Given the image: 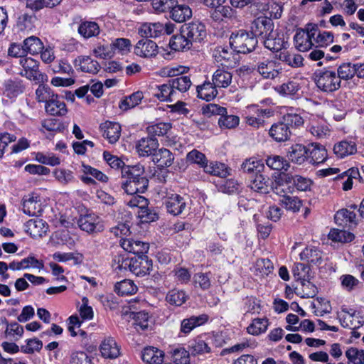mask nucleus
I'll list each match as a JSON object with an SVG mask.
<instances>
[{
    "instance_id": "obj_46",
    "label": "nucleus",
    "mask_w": 364,
    "mask_h": 364,
    "mask_svg": "<svg viewBox=\"0 0 364 364\" xmlns=\"http://www.w3.org/2000/svg\"><path fill=\"white\" fill-rule=\"evenodd\" d=\"M169 46L172 50L180 51L189 50L191 48V43L185 35L180 32L179 34L174 35L171 37Z\"/></svg>"
},
{
    "instance_id": "obj_47",
    "label": "nucleus",
    "mask_w": 364,
    "mask_h": 364,
    "mask_svg": "<svg viewBox=\"0 0 364 364\" xmlns=\"http://www.w3.org/2000/svg\"><path fill=\"white\" fill-rule=\"evenodd\" d=\"M144 97L143 92H135L120 101L119 107L121 109L127 111L138 105Z\"/></svg>"
},
{
    "instance_id": "obj_13",
    "label": "nucleus",
    "mask_w": 364,
    "mask_h": 364,
    "mask_svg": "<svg viewBox=\"0 0 364 364\" xmlns=\"http://www.w3.org/2000/svg\"><path fill=\"white\" fill-rule=\"evenodd\" d=\"M77 224L82 230L88 233L100 232L104 230V225L100 218L94 213L80 216Z\"/></svg>"
},
{
    "instance_id": "obj_14",
    "label": "nucleus",
    "mask_w": 364,
    "mask_h": 364,
    "mask_svg": "<svg viewBox=\"0 0 364 364\" xmlns=\"http://www.w3.org/2000/svg\"><path fill=\"white\" fill-rule=\"evenodd\" d=\"M48 223L41 218L30 219L25 224L26 232L33 238L45 236L48 230Z\"/></svg>"
},
{
    "instance_id": "obj_52",
    "label": "nucleus",
    "mask_w": 364,
    "mask_h": 364,
    "mask_svg": "<svg viewBox=\"0 0 364 364\" xmlns=\"http://www.w3.org/2000/svg\"><path fill=\"white\" fill-rule=\"evenodd\" d=\"M341 325L343 328H348L352 330H355L363 325L364 321L359 319V316L353 311L352 314L339 317Z\"/></svg>"
},
{
    "instance_id": "obj_24",
    "label": "nucleus",
    "mask_w": 364,
    "mask_h": 364,
    "mask_svg": "<svg viewBox=\"0 0 364 364\" xmlns=\"http://www.w3.org/2000/svg\"><path fill=\"white\" fill-rule=\"evenodd\" d=\"M213 56L218 63L227 68H233L236 65L234 55L228 48L219 46L213 53Z\"/></svg>"
},
{
    "instance_id": "obj_34",
    "label": "nucleus",
    "mask_w": 364,
    "mask_h": 364,
    "mask_svg": "<svg viewBox=\"0 0 364 364\" xmlns=\"http://www.w3.org/2000/svg\"><path fill=\"white\" fill-rule=\"evenodd\" d=\"M217 87L213 82L205 81L196 87L197 96L207 102L213 100L218 95Z\"/></svg>"
},
{
    "instance_id": "obj_4",
    "label": "nucleus",
    "mask_w": 364,
    "mask_h": 364,
    "mask_svg": "<svg viewBox=\"0 0 364 364\" xmlns=\"http://www.w3.org/2000/svg\"><path fill=\"white\" fill-rule=\"evenodd\" d=\"M314 81L321 90L326 92H332L341 87L339 77L336 73L328 69L318 70L314 73Z\"/></svg>"
},
{
    "instance_id": "obj_23",
    "label": "nucleus",
    "mask_w": 364,
    "mask_h": 364,
    "mask_svg": "<svg viewBox=\"0 0 364 364\" xmlns=\"http://www.w3.org/2000/svg\"><path fill=\"white\" fill-rule=\"evenodd\" d=\"M4 96L9 99H14L23 92L25 86L23 81L20 79H9L4 82Z\"/></svg>"
},
{
    "instance_id": "obj_37",
    "label": "nucleus",
    "mask_w": 364,
    "mask_h": 364,
    "mask_svg": "<svg viewBox=\"0 0 364 364\" xmlns=\"http://www.w3.org/2000/svg\"><path fill=\"white\" fill-rule=\"evenodd\" d=\"M232 75L223 68H218L213 73L212 81L215 86L219 88H226L232 82Z\"/></svg>"
},
{
    "instance_id": "obj_44",
    "label": "nucleus",
    "mask_w": 364,
    "mask_h": 364,
    "mask_svg": "<svg viewBox=\"0 0 364 364\" xmlns=\"http://www.w3.org/2000/svg\"><path fill=\"white\" fill-rule=\"evenodd\" d=\"M38 197L33 196L28 198H23L22 203V210L23 213L28 215H38L42 212L40 201L37 200Z\"/></svg>"
},
{
    "instance_id": "obj_61",
    "label": "nucleus",
    "mask_w": 364,
    "mask_h": 364,
    "mask_svg": "<svg viewBox=\"0 0 364 364\" xmlns=\"http://www.w3.org/2000/svg\"><path fill=\"white\" fill-rule=\"evenodd\" d=\"M349 364H364V350L350 348L346 351Z\"/></svg>"
},
{
    "instance_id": "obj_51",
    "label": "nucleus",
    "mask_w": 364,
    "mask_h": 364,
    "mask_svg": "<svg viewBox=\"0 0 364 364\" xmlns=\"http://www.w3.org/2000/svg\"><path fill=\"white\" fill-rule=\"evenodd\" d=\"M23 48L26 53L38 54L43 49L41 41L36 36H31L23 41Z\"/></svg>"
},
{
    "instance_id": "obj_63",
    "label": "nucleus",
    "mask_w": 364,
    "mask_h": 364,
    "mask_svg": "<svg viewBox=\"0 0 364 364\" xmlns=\"http://www.w3.org/2000/svg\"><path fill=\"white\" fill-rule=\"evenodd\" d=\"M310 267L302 263L294 264L292 273L294 279L297 282L304 281L306 279H309Z\"/></svg>"
},
{
    "instance_id": "obj_32",
    "label": "nucleus",
    "mask_w": 364,
    "mask_h": 364,
    "mask_svg": "<svg viewBox=\"0 0 364 364\" xmlns=\"http://www.w3.org/2000/svg\"><path fill=\"white\" fill-rule=\"evenodd\" d=\"M334 220L336 223L340 226L357 225L356 214L354 211L346 208L338 210L334 215Z\"/></svg>"
},
{
    "instance_id": "obj_53",
    "label": "nucleus",
    "mask_w": 364,
    "mask_h": 364,
    "mask_svg": "<svg viewBox=\"0 0 364 364\" xmlns=\"http://www.w3.org/2000/svg\"><path fill=\"white\" fill-rule=\"evenodd\" d=\"M186 161L191 164H197L203 170L205 166H207L208 163L205 155L197 149H193L187 154Z\"/></svg>"
},
{
    "instance_id": "obj_59",
    "label": "nucleus",
    "mask_w": 364,
    "mask_h": 364,
    "mask_svg": "<svg viewBox=\"0 0 364 364\" xmlns=\"http://www.w3.org/2000/svg\"><path fill=\"white\" fill-rule=\"evenodd\" d=\"M266 164L270 168L278 171H287L289 167V163L284 158L277 155L268 157L266 159Z\"/></svg>"
},
{
    "instance_id": "obj_2",
    "label": "nucleus",
    "mask_w": 364,
    "mask_h": 364,
    "mask_svg": "<svg viewBox=\"0 0 364 364\" xmlns=\"http://www.w3.org/2000/svg\"><path fill=\"white\" fill-rule=\"evenodd\" d=\"M303 124L304 119L299 114L288 113L283 116L282 121L272 125L269 134L277 142L287 141L290 139L292 129Z\"/></svg>"
},
{
    "instance_id": "obj_25",
    "label": "nucleus",
    "mask_w": 364,
    "mask_h": 364,
    "mask_svg": "<svg viewBox=\"0 0 364 364\" xmlns=\"http://www.w3.org/2000/svg\"><path fill=\"white\" fill-rule=\"evenodd\" d=\"M46 112L51 116H65L68 112L65 103L56 95L45 105Z\"/></svg>"
},
{
    "instance_id": "obj_12",
    "label": "nucleus",
    "mask_w": 364,
    "mask_h": 364,
    "mask_svg": "<svg viewBox=\"0 0 364 364\" xmlns=\"http://www.w3.org/2000/svg\"><path fill=\"white\" fill-rule=\"evenodd\" d=\"M274 30V23L272 18L266 16L257 18L252 23L251 33L253 36L261 37L263 41Z\"/></svg>"
},
{
    "instance_id": "obj_17",
    "label": "nucleus",
    "mask_w": 364,
    "mask_h": 364,
    "mask_svg": "<svg viewBox=\"0 0 364 364\" xmlns=\"http://www.w3.org/2000/svg\"><path fill=\"white\" fill-rule=\"evenodd\" d=\"M263 43L266 48L272 52H278L282 49H285L288 45V42L284 39V33H279L277 31H274L270 35L267 36Z\"/></svg>"
},
{
    "instance_id": "obj_42",
    "label": "nucleus",
    "mask_w": 364,
    "mask_h": 364,
    "mask_svg": "<svg viewBox=\"0 0 364 364\" xmlns=\"http://www.w3.org/2000/svg\"><path fill=\"white\" fill-rule=\"evenodd\" d=\"M300 258L313 264L319 265L322 262V252L315 247L309 246L300 253Z\"/></svg>"
},
{
    "instance_id": "obj_60",
    "label": "nucleus",
    "mask_w": 364,
    "mask_h": 364,
    "mask_svg": "<svg viewBox=\"0 0 364 364\" xmlns=\"http://www.w3.org/2000/svg\"><path fill=\"white\" fill-rule=\"evenodd\" d=\"M190 355L196 356L199 354H203L210 352V348L201 339L192 341L188 346Z\"/></svg>"
},
{
    "instance_id": "obj_31",
    "label": "nucleus",
    "mask_w": 364,
    "mask_h": 364,
    "mask_svg": "<svg viewBox=\"0 0 364 364\" xmlns=\"http://www.w3.org/2000/svg\"><path fill=\"white\" fill-rule=\"evenodd\" d=\"M169 11L171 19L178 23L185 22L192 16L191 9L186 4H178V2Z\"/></svg>"
},
{
    "instance_id": "obj_64",
    "label": "nucleus",
    "mask_w": 364,
    "mask_h": 364,
    "mask_svg": "<svg viewBox=\"0 0 364 364\" xmlns=\"http://www.w3.org/2000/svg\"><path fill=\"white\" fill-rule=\"evenodd\" d=\"M190 353L184 348H175L172 352L171 360L175 364H187L189 363Z\"/></svg>"
},
{
    "instance_id": "obj_19",
    "label": "nucleus",
    "mask_w": 364,
    "mask_h": 364,
    "mask_svg": "<svg viewBox=\"0 0 364 364\" xmlns=\"http://www.w3.org/2000/svg\"><path fill=\"white\" fill-rule=\"evenodd\" d=\"M157 49L158 46L155 42L144 38L137 42L134 47V53L141 57L150 58L157 54Z\"/></svg>"
},
{
    "instance_id": "obj_38",
    "label": "nucleus",
    "mask_w": 364,
    "mask_h": 364,
    "mask_svg": "<svg viewBox=\"0 0 364 364\" xmlns=\"http://www.w3.org/2000/svg\"><path fill=\"white\" fill-rule=\"evenodd\" d=\"M144 173V166L141 164L132 166L127 165L122 169V178L123 181L139 179V178L146 177Z\"/></svg>"
},
{
    "instance_id": "obj_48",
    "label": "nucleus",
    "mask_w": 364,
    "mask_h": 364,
    "mask_svg": "<svg viewBox=\"0 0 364 364\" xmlns=\"http://www.w3.org/2000/svg\"><path fill=\"white\" fill-rule=\"evenodd\" d=\"M268 325V319L266 318H254L252 323L247 326V331L251 335L258 336L267 331Z\"/></svg>"
},
{
    "instance_id": "obj_62",
    "label": "nucleus",
    "mask_w": 364,
    "mask_h": 364,
    "mask_svg": "<svg viewBox=\"0 0 364 364\" xmlns=\"http://www.w3.org/2000/svg\"><path fill=\"white\" fill-rule=\"evenodd\" d=\"M240 122L238 116L228 114L226 111L224 115H221L218 119V124L220 128L233 129L235 128Z\"/></svg>"
},
{
    "instance_id": "obj_7",
    "label": "nucleus",
    "mask_w": 364,
    "mask_h": 364,
    "mask_svg": "<svg viewBox=\"0 0 364 364\" xmlns=\"http://www.w3.org/2000/svg\"><path fill=\"white\" fill-rule=\"evenodd\" d=\"M272 190L274 193L280 196L279 203L287 210L298 212L302 205L301 200L296 196H291L289 194L292 192H287L283 185L272 186Z\"/></svg>"
},
{
    "instance_id": "obj_6",
    "label": "nucleus",
    "mask_w": 364,
    "mask_h": 364,
    "mask_svg": "<svg viewBox=\"0 0 364 364\" xmlns=\"http://www.w3.org/2000/svg\"><path fill=\"white\" fill-rule=\"evenodd\" d=\"M181 33L185 35L191 46L193 43H200L206 37L205 26L199 21L184 23L181 27Z\"/></svg>"
},
{
    "instance_id": "obj_26",
    "label": "nucleus",
    "mask_w": 364,
    "mask_h": 364,
    "mask_svg": "<svg viewBox=\"0 0 364 364\" xmlns=\"http://www.w3.org/2000/svg\"><path fill=\"white\" fill-rule=\"evenodd\" d=\"M270 178L260 172L250 180V187L256 192L265 194L269 192V189H272V186H270Z\"/></svg>"
},
{
    "instance_id": "obj_58",
    "label": "nucleus",
    "mask_w": 364,
    "mask_h": 364,
    "mask_svg": "<svg viewBox=\"0 0 364 364\" xmlns=\"http://www.w3.org/2000/svg\"><path fill=\"white\" fill-rule=\"evenodd\" d=\"M36 100L38 102H49L51 98H53L56 94L53 93L50 87L46 85L41 84L36 90Z\"/></svg>"
},
{
    "instance_id": "obj_27",
    "label": "nucleus",
    "mask_w": 364,
    "mask_h": 364,
    "mask_svg": "<svg viewBox=\"0 0 364 364\" xmlns=\"http://www.w3.org/2000/svg\"><path fill=\"white\" fill-rule=\"evenodd\" d=\"M164 353L152 346L144 348L141 352V359L146 364H162Z\"/></svg>"
},
{
    "instance_id": "obj_22",
    "label": "nucleus",
    "mask_w": 364,
    "mask_h": 364,
    "mask_svg": "<svg viewBox=\"0 0 364 364\" xmlns=\"http://www.w3.org/2000/svg\"><path fill=\"white\" fill-rule=\"evenodd\" d=\"M287 156L291 162L302 164L308 161L307 147L300 144H294L288 149Z\"/></svg>"
},
{
    "instance_id": "obj_35",
    "label": "nucleus",
    "mask_w": 364,
    "mask_h": 364,
    "mask_svg": "<svg viewBox=\"0 0 364 364\" xmlns=\"http://www.w3.org/2000/svg\"><path fill=\"white\" fill-rule=\"evenodd\" d=\"M295 48L301 52L309 50L313 46L312 40L306 35V30L298 28L294 37Z\"/></svg>"
},
{
    "instance_id": "obj_41",
    "label": "nucleus",
    "mask_w": 364,
    "mask_h": 364,
    "mask_svg": "<svg viewBox=\"0 0 364 364\" xmlns=\"http://www.w3.org/2000/svg\"><path fill=\"white\" fill-rule=\"evenodd\" d=\"M41 267H43V264L33 255H29L20 262L13 261L9 263V269L12 270H21L29 267L40 269Z\"/></svg>"
},
{
    "instance_id": "obj_45",
    "label": "nucleus",
    "mask_w": 364,
    "mask_h": 364,
    "mask_svg": "<svg viewBox=\"0 0 364 364\" xmlns=\"http://www.w3.org/2000/svg\"><path fill=\"white\" fill-rule=\"evenodd\" d=\"M77 31L83 38H89L100 33V27L95 21H84L79 25Z\"/></svg>"
},
{
    "instance_id": "obj_50",
    "label": "nucleus",
    "mask_w": 364,
    "mask_h": 364,
    "mask_svg": "<svg viewBox=\"0 0 364 364\" xmlns=\"http://www.w3.org/2000/svg\"><path fill=\"white\" fill-rule=\"evenodd\" d=\"M328 238L333 242L346 243L353 241L354 235L345 230L332 229L328 233Z\"/></svg>"
},
{
    "instance_id": "obj_8",
    "label": "nucleus",
    "mask_w": 364,
    "mask_h": 364,
    "mask_svg": "<svg viewBox=\"0 0 364 364\" xmlns=\"http://www.w3.org/2000/svg\"><path fill=\"white\" fill-rule=\"evenodd\" d=\"M19 63L23 68V70L19 73L21 76L30 80L43 81V75L39 70L38 61L32 58H22Z\"/></svg>"
},
{
    "instance_id": "obj_29",
    "label": "nucleus",
    "mask_w": 364,
    "mask_h": 364,
    "mask_svg": "<svg viewBox=\"0 0 364 364\" xmlns=\"http://www.w3.org/2000/svg\"><path fill=\"white\" fill-rule=\"evenodd\" d=\"M208 320V316L204 314L185 318L181 323V332L184 334H188L195 328L205 323Z\"/></svg>"
},
{
    "instance_id": "obj_3",
    "label": "nucleus",
    "mask_w": 364,
    "mask_h": 364,
    "mask_svg": "<svg viewBox=\"0 0 364 364\" xmlns=\"http://www.w3.org/2000/svg\"><path fill=\"white\" fill-rule=\"evenodd\" d=\"M258 41L251 32L239 30L232 33L230 37V45L232 49L237 53L247 54L252 52Z\"/></svg>"
},
{
    "instance_id": "obj_49",
    "label": "nucleus",
    "mask_w": 364,
    "mask_h": 364,
    "mask_svg": "<svg viewBox=\"0 0 364 364\" xmlns=\"http://www.w3.org/2000/svg\"><path fill=\"white\" fill-rule=\"evenodd\" d=\"M114 291L120 296L132 295L136 292L137 287L134 284L133 281L124 279L115 284Z\"/></svg>"
},
{
    "instance_id": "obj_57",
    "label": "nucleus",
    "mask_w": 364,
    "mask_h": 364,
    "mask_svg": "<svg viewBox=\"0 0 364 364\" xmlns=\"http://www.w3.org/2000/svg\"><path fill=\"white\" fill-rule=\"evenodd\" d=\"M272 112L268 109H260L257 111V116H247L246 117V123L255 128H259L264 123L263 117L264 115L269 116Z\"/></svg>"
},
{
    "instance_id": "obj_21",
    "label": "nucleus",
    "mask_w": 364,
    "mask_h": 364,
    "mask_svg": "<svg viewBox=\"0 0 364 364\" xmlns=\"http://www.w3.org/2000/svg\"><path fill=\"white\" fill-rule=\"evenodd\" d=\"M102 135L109 143H116L121 135V126L119 123L107 121L100 124Z\"/></svg>"
},
{
    "instance_id": "obj_43",
    "label": "nucleus",
    "mask_w": 364,
    "mask_h": 364,
    "mask_svg": "<svg viewBox=\"0 0 364 364\" xmlns=\"http://www.w3.org/2000/svg\"><path fill=\"white\" fill-rule=\"evenodd\" d=\"M156 91L153 94L162 102H173L176 92L173 90L170 80L167 83L157 86Z\"/></svg>"
},
{
    "instance_id": "obj_11",
    "label": "nucleus",
    "mask_w": 364,
    "mask_h": 364,
    "mask_svg": "<svg viewBox=\"0 0 364 364\" xmlns=\"http://www.w3.org/2000/svg\"><path fill=\"white\" fill-rule=\"evenodd\" d=\"M186 67H178L171 68L168 71L169 76H178L175 78L170 79L171 85L173 90L176 92L178 90L181 92H185L191 86V81L188 76L181 75L186 71Z\"/></svg>"
},
{
    "instance_id": "obj_30",
    "label": "nucleus",
    "mask_w": 364,
    "mask_h": 364,
    "mask_svg": "<svg viewBox=\"0 0 364 364\" xmlns=\"http://www.w3.org/2000/svg\"><path fill=\"white\" fill-rule=\"evenodd\" d=\"M357 152V145L353 141L343 140L333 146V153L340 159L353 155Z\"/></svg>"
},
{
    "instance_id": "obj_10",
    "label": "nucleus",
    "mask_w": 364,
    "mask_h": 364,
    "mask_svg": "<svg viewBox=\"0 0 364 364\" xmlns=\"http://www.w3.org/2000/svg\"><path fill=\"white\" fill-rule=\"evenodd\" d=\"M188 198L179 194L171 193L165 199L167 212L174 216L182 214L188 208Z\"/></svg>"
},
{
    "instance_id": "obj_36",
    "label": "nucleus",
    "mask_w": 364,
    "mask_h": 364,
    "mask_svg": "<svg viewBox=\"0 0 364 364\" xmlns=\"http://www.w3.org/2000/svg\"><path fill=\"white\" fill-rule=\"evenodd\" d=\"M100 352L105 358H116L119 355V348L112 338H106L100 346Z\"/></svg>"
},
{
    "instance_id": "obj_20",
    "label": "nucleus",
    "mask_w": 364,
    "mask_h": 364,
    "mask_svg": "<svg viewBox=\"0 0 364 364\" xmlns=\"http://www.w3.org/2000/svg\"><path fill=\"white\" fill-rule=\"evenodd\" d=\"M121 246L125 251L132 253L134 256L146 255L149 249V243L134 239L123 240Z\"/></svg>"
},
{
    "instance_id": "obj_16",
    "label": "nucleus",
    "mask_w": 364,
    "mask_h": 364,
    "mask_svg": "<svg viewBox=\"0 0 364 364\" xmlns=\"http://www.w3.org/2000/svg\"><path fill=\"white\" fill-rule=\"evenodd\" d=\"M308 161L313 165L321 164L327 159V150L318 143H311L307 147Z\"/></svg>"
},
{
    "instance_id": "obj_9",
    "label": "nucleus",
    "mask_w": 364,
    "mask_h": 364,
    "mask_svg": "<svg viewBox=\"0 0 364 364\" xmlns=\"http://www.w3.org/2000/svg\"><path fill=\"white\" fill-rule=\"evenodd\" d=\"M256 70L264 79H274L281 73V63L272 59H263L257 63Z\"/></svg>"
},
{
    "instance_id": "obj_54",
    "label": "nucleus",
    "mask_w": 364,
    "mask_h": 364,
    "mask_svg": "<svg viewBox=\"0 0 364 364\" xmlns=\"http://www.w3.org/2000/svg\"><path fill=\"white\" fill-rule=\"evenodd\" d=\"M355 74V64L344 63L338 68L336 75L339 77L341 82V80H348L352 79Z\"/></svg>"
},
{
    "instance_id": "obj_56",
    "label": "nucleus",
    "mask_w": 364,
    "mask_h": 364,
    "mask_svg": "<svg viewBox=\"0 0 364 364\" xmlns=\"http://www.w3.org/2000/svg\"><path fill=\"white\" fill-rule=\"evenodd\" d=\"M187 295L181 290L173 289L168 291L166 295V301L171 305L176 306H181L187 300Z\"/></svg>"
},
{
    "instance_id": "obj_55",
    "label": "nucleus",
    "mask_w": 364,
    "mask_h": 364,
    "mask_svg": "<svg viewBox=\"0 0 364 364\" xmlns=\"http://www.w3.org/2000/svg\"><path fill=\"white\" fill-rule=\"evenodd\" d=\"M216 186L219 191L227 194L237 193L240 186L239 183L233 178L223 179Z\"/></svg>"
},
{
    "instance_id": "obj_15",
    "label": "nucleus",
    "mask_w": 364,
    "mask_h": 364,
    "mask_svg": "<svg viewBox=\"0 0 364 364\" xmlns=\"http://www.w3.org/2000/svg\"><path fill=\"white\" fill-rule=\"evenodd\" d=\"M149 180L146 177L139 179L124 180L122 182V188L128 195L144 193L147 191Z\"/></svg>"
},
{
    "instance_id": "obj_40",
    "label": "nucleus",
    "mask_w": 364,
    "mask_h": 364,
    "mask_svg": "<svg viewBox=\"0 0 364 364\" xmlns=\"http://www.w3.org/2000/svg\"><path fill=\"white\" fill-rule=\"evenodd\" d=\"M240 168L245 173L255 176L263 171L264 165L262 161L252 157L245 159L241 164Z\"/></svg>"
},
{
    "instance_id": "obj_28",
    "label": "nucleus",
    "mask_w": 364,
    "mask_h": 364,
    "mask_svg": "<svg viewBox=\"0 0 364 364\" xmlns=\"http://www.w3.org/2000/svg\"><path fill=\"white\" fill-rule=\"evenodd\" d=\"M75 66L79 65L82 72L96 74L100 69V63L90 56H78L74 60Z\"/></svg>"
},
{
    "instance_id": "obj_5",
    "label": "nucleus",
    "mask_w": 364,
    "mask_h": 364,
    "mask_svg": "<svg viewBox=\"0 0 364 364\" xmlns=\"http://www.w3.org/2000/svg\"><path fill=\"white\" fill-rule=\"evenodd\" d=\"M176 28L175 24L168 22L145 23L139 30V33L144 38H157L164 34L171 35Z\"/></svg>"
},
{
    "instance_id": "obj_18",
    "label": "nucleus",
    "mask_w": 364,
    "mask_h": 364,
    "mask_svg": "<svg viewBox=\"0 0 364 364\" xmlns=\"http://www.w3.org/2000/svg\"><path fill=\"white\" fill-rule=\"evenodd\" d=\"M158 147V140L155 137L149 136L139 139L136 145V151L140 156H153Z\"/></svg>"
},
{
    "instance_id": "obj_1",
    "label": "nucleus",
    "mask_w": 364,
    "mask_h": 364,
    "mask_svg": "<svg viewBox=\"0 0 364 364\" xmlns=\"http://www.w3.org/2000/svg\"><path fill=\"white\" fill-rule=\"evenodd\" d=\"M113 267L116 270L129 269L137 277L149 274L152 269V260L147 255L133 256L124 258L121 256L115 257L113 259Z\"/></svg>"
},
{
    "instance_id": "obj_33",
    "label": "nucleus",
    "mask_w": 364,
    "mask_h": 364,
    "mask_svg": "<svg viewBox=\"0 0 364 364\" xmlns=\"http://www.w3.org/2000/svg\"><path fill=\"white\" fill-rule=\"evenodd\" d=\"M174 160L173 154L167 149L162 148L159 149L153 155L152 161L158 167H169L172 165Z\"/></svg>"
},
{
    "instance_id": "obj_39",
    "label": "nucleus",
    "mask_w": 364,
    "mask_h": 364,
    "mask_svg": "<svg viewBox=\"0 0 364 364\" xmlns=\"http://www.w3.org/2000/svg\"><path fill=\"white\" fill-rule=\"evenodd\" d=\"M203 171L221 178H225L230 175L229 169L227 166L225 164L218 161H208V165L205 166Z\"/></svg>"
}]
</instances>
